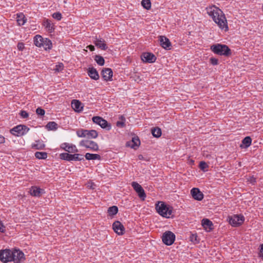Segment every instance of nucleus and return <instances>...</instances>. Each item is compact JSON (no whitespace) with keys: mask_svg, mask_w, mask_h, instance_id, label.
<instances>
[{"mask_svg":"<svg viewBox=\"0 0 263 263\" xmlns=\"http://www.w3.org/2000/svg\"><path fill=\"white\" fill-rule=\"evenodd\" d=\"M31 147L35 149H43L45 147V145L43 141L39 140L35 141V142L32 144Z\"/></svg>","mask_w":263,"mask_h":263,"instance_id":"obj_26","label":"nucleus"},{"mask_svg":"<svg viewBox=\"0 0 263 263\" xmlns=\"http://www.w3.org/2000/svg\"><path fill=\"white\" fill-rule=\"evenodd\" d=\"M98 136V132L94 129L87 130L86 138L88 139H95Z\"/></svg>","mask_w":263,"mask_h":263,"instance_id":"obj_30","label":"nucleus"},{"mask_svg":"<svg viewBox=\"0 0 263 263\" xmlns=\"http://www.w3.org/2000/svg\"><path fill=\"white\" fill-rule=\"evenodd\" d=\"M113 72L111 68H106L102 70L101 75L104 81H111Z\"/></svg>","mask_w":263,"mask_h":263,"instance_id":"obj_14","label":"nucleus"},{"mask_svg":"<svg viewBox=\"0 0 263 263\" xmlns=\"http://www.w3.org/2000/svg\"><path fill=\"white\" fill-rule=\"evenodd\" d=\"M141 59L144 62L152 63L155 62L156 57L152 53L145 52L142 54Z\"/></svg>","mask_w":263,"mask_h":263,"instance_id":"obj_16","label":"nucleus"},{"mask_svg":"<svg viewBox=\"0 0 263 263\" xmlns=\"http://www.w3.org/2000/svg\"><path fill=\"white\" fill-rule=\"evenodd\" d=\"M13 258H14L13 261L14 263H21L25 259L24 253L20 250H14L13 251Z\"/></svg>","mask_w":263,"mask_h":263,"instance_id":"obj_13","label":"nucleus"},{"mask_svg":"<svg viewBox=\"0 0 263 263\" xmlns=\"http://www.w3.org/2000/svg\"><path fill=\"white\" fill-rule=\"evenodd\" d=\"M45 110L44 109L40 108V107H38L36 109V113L38 115H40V116H43L45 114Z\"/></svg>","mask_w":263,"mask_h":263,"instance_id":"obj_43","label":"nucleus"},{"mask_svg":"<svg viewBox=\"0 0 263 263\" xmlns=\"http://www.w3.org/2000/svg\"><path fill=\"white\" fill-rule=\"evenodd\" d=\"M20 115L23 118H27L29 116L27 111L25 110H21Z\"/></svg>","mask_w":263,"mask_h":263,"instance_id":"obj_47","label":"nucleus"},{"mask_svg":"<svg viewBox=\"0 0 263 263\" xmlns=\"http://www.w3.org/2000/svg\"><path fill=\"white\" fill-rule=\"evenodd\" d=\"M259 255L260 257L263 258V243L260 246Z\"/></svg>","mask_w":263,"mask_h":263,"instance_id":"obj_51","label":"nucleus"},{"mask_svg":"<svg viewBox=\"0 0 263 263\" xmlns=\"http://www.w3.org/2000/svg\"><path fill=\"white\" fill-rule=\"evenodd\" d=\"M138 157L139 160H144V157L142 155H139Z\"/></svg>","mask_w":263,"mask_h":263,"instance_id":"obj_53","label":"nucleus"},{"mask_svg":"<svg viewBox=\"0 0 263 263\" xmlns=\"http://www.w3.org/2000/svg\"><path fill=\"white\" fill-rule=\"evenodd\" d=\"M0 232L2 233L5 232V227L1 220H0Z\"/></svg>","mask_w":263,"mask_h":263,"instance_id":"obj_48","label":"nucleus"},{"mask_svg":"<svg viewBox=\"0 0 263 263\" xmlns=\"http://www.w3.org/2000/svg\"><path fill=\"white\" fill-rule=\"evenodd\" d=\"M80 145L95 152H97L99 150L98 144L93 141L83 140L80 142Z\"/></svg>","mask_w":263,"mask_h":263,"instance_id":"obj_10","label":"nucleus"},{"mask_svg":"<svg viewBox=\"0 0 263 263\" xmlns=\"http://www.w3.org/2000/svg\"><path fill=\"white\" fill-rule=\"evenodd\" d=\"M140 144V141L138 137H134L130 141L127 142L126 145L132 148L136 149Z\"/></svg>","mask_w":263,"mask_h":263,"instance_id":"obj_22","label":"nucleus"},{"mask_svg":"<svg viewBox=\"0 0 263 263\" xmlns=\"http://www.w3.org/2000/svg\"><path fill=\"white\" fill-rule=\"evenodd\" d=\"M43 25L50 32H53L54 30L53 24L51 23V21L48 19L44 21Z\"/></svg>","mask_w":263,"mask_h":263,"instance_id":"obj_29","label":"nucleus"},{"mask_svg":"<svg viewBox=\"0 0 263 263\" xmlns=\"http://www.w3.org/2000/svg\"><path fill=\"white\" fill-rule=\"evenodd\" d=\"M118 212V208L117 206L113 205L110 206L108 209V213L110 216L116 215Z\"/></svg>","mask_w":263,"mask_h":263,"instance_id":"obj_35","label":"nucleus"},{"mask_svg":"<svg viewBox=\"0 0 263 263\" xmlns=\"http://www.w3.org/2000/svg\"><path fill=\"white\" fill-rule=\"evenodd\" d=\"M5 141L4 137L0 135V144L4 143Z\"/></svg>","mask_w":263,"mask_h":263,"instance_id":"obj_52","label":"nucleus"},{"mask_svg":"<svg viewBox=\"0 0 263 263\" xmlns=\"http://www.w3.org/2000/svg\"><path fill=\"white\" fill-rule=\"evenodd\" d=\"M35 156L39 159H45L47 157V153L44 152H36Z\"/></svg>","mask_w":263,"mask_h":263,"instance_id":"obj_34","label":"nucleus"},{"mask_svg":"<svg viewBox=\"0 0 263 263\" xmlns=\"http://www.w3.org/2000/svg\"><path fill=\"white\" fill-rule=\"evenodd\" d=\"M132 186L137 193L139 197L142 200H144L146 197V194L142 187L136 182H133L132 183Z\"/></svg>","mask_w":263,"mask_h":263,"instance_id":"obj_11","label":"nucleus"},{"mask_svg":"<svg viewBox=\"0 0 263 263\" xmlns=\"http://www.w3.org/2000/svg\"><path fill=\"white\" fill-rule=\"evenodd\" d=\"M193 198L198 201H201L203 198V194L198 188H193L191 191Z\"/></svg>","mask_w":263,"mask_h":263,"instance_id":"obj_18","label":"nucleus"},{"mask_svg":"<svg viewBox=\"0 0 263 263\" xmlns=\"http://www.w3.org/2000/svg\"><path fill=\"white\" fill-rule=\"evenodd\" d=\"M43 190L37 186H32L30 190V193L33 196L40 197L43 193Z\"/></svg>","mask_w":263,"mask_h":263,"instance_id":"obj_24","label":"nucleus"},{"mask_svg":"<svg viewBox=\"0 0 263 263\" xmlns=\"http://www.w3.org/2000/svg\"><path fill=\"white\" fill-rule=\"evenodd\" d=\"M156 209L159 215L168 218L172 214L173 208L162 201H158L156 204Z\"/></svg>","mask_w":263,"mask_h":263,"instance_id":"obj_2","label":"nucleus"},{"mask_svg":"<svg viewBox=\"0 0 263 263\" xmlns=\"http://www.w3.org/2000/svg\"><path fill=\"white\" fill-rule=\"evenodd\" d=\"M208 13L212 18L213 20L218 25L219 28L228 30L227 20L222 12L217 7L211 8L208 10Z\"/></svg>","mask_w":263,"mask_h":263,"instance_id":"obj_1","label":"nucleus"},{"mask_svg":"<svg viewBox=\"0 0 263 263\" xmlns=\"http://www.w3.org/2000/svg\"><path fill=\"white\" fill-rule=\"evenodd\" d=\"M20 17V16H18V18L17 20V22L19 25H23L26 22V20L24 19V17H23L21 18H19Z\"/></svg>","mask_w":263,"mask_h":263,"instance_id":"obj_44","label":"nucleus"},{"mask_svg":"<svg viewBox=\"0 0 263 263\" xmlns=\"http://www.w3.org/2000/svg\"><path fill=\"white\" fill-rule=\"evenodd\" d=\"M45 50H47V49H50L52 48V43L51 41L47 38L45 39L44 40V43H43V45H42Z\"/></svg>","mask_w":263,"mask_h":263,"instance_id":"obj_32","label":"nucleus"},{"mask_svg":"<svg viewBox=\"0 0 263 263\" xmlns=\"http://www.w3.org/2000/svg\"><path fill=\"white\" fill-rule=\"evenodd\" d=\"M141 5L143 7L146 9L149 10L151 7V2L150 0H142L141 2Z\"/></svg>","mask_w":263,"mask_h":263,"instance_id":"obj_38","label":"nucleus"},{"mask_svg":"<svg viewBox=\"0 0 263 263\" xmlns=\"http://www.w3.org/2000/svg\"><path fill=\"white\" fill-rule=\"evenodd\" d=\"M13 251L9 249L1 250L0 251V260L4 263H7L9 261H13Z\"/></svg>","mask_w":263,"mask_h":263,"instance_id":"obj_7","label":"nucleus"},{"mask_svg":"<svg viewBox=\"0 0 263 263\" xmlns=\"http://www.w3.org/2000/svg\"><path fill=\"white\" fill-rule=\"evenodd\" d=\"M61 148L64 149L68 153H74L78 152V149L75 145L63 143L61 145Z\"/></svg>","mask_w":263,"mask_h":263,"instance_id":"obj_15","label":"nucleus"},{"mask_svg":"<svg viewBox=\"0 0 263 263\" xmlns=\"http://www.w3.org/2000/svg\"><path fill=\"white\" fill-rule=\"evenodd\" d=\"M17 47L18 50L23 51L24 49V44L22 42H19L17 44Z\"/></svg>","mask_w":263,"mask_h":263,"instance_id":"obj_46","label":"nucleus"},{"mask_svg":"<svg viewBox=\"0 0 263 263\" xmlns=\"http://www.w3.org/2000/svg\"><path fill=\"white\" fill-rule=\"evenodd\" d=\"M210 49L215 54L219 55L229 57L232 52L229 47L224 44H215L211 46Z\"/></svg>","mask_w":263,"mask_h":263,"instance_id":"obj_3","label":"nucleus"},{"mask_svg":"<svg viewBox=\"0 0 263 263\" xmlns=\"http://www.w3.org/2000/svg\"><path fill=\"white\" fill-rule=\"evenodd\" d=\"M197 235L192 234V236L190 237L191 241L192 242H195L197 240Z\"/></svg>","mask_w":263,"mask_h":263,"instance_id":"obj_49","label":"nucleus"},{"mask_svg":"<svg viewBox=\"0 0 263 263\" xmlns=\"http://www.w3.org/2000/svg\"><path fill=\"white\" fill-rule=\"evenodd\" d=\"M87 73L91 79L98 80L99 79V75L97 69L93 67L88 68Z\"/></svg>","mask_w":263,"mask_h":263,"instance_id":"obj_21","label":"nucleus"},{"mask_svg":"<svg viewBox=\"0 0 263 263\" xmlns=\"http://www.w3.org/2000/svg\"><path fill=\"white\" fill-rule=\"evenodd\" d=\"M46 128L48 130H56L58 127V125L54 121L49 122L46 125Z\"/></svg>","mask_w":263,"mask_h":263,"instance_id":"obj_33","label":"nucleus"},{"mask_svg":"<svg viewBox=\"0 0 263 263\" xmlns=\"http://www.w3.org/2000/svg\"><path fill=\"white\" fill-rule=\"evenodd\" d=\"M53 18L58 21H60L62 19V14L59 12H57L52 14Z\"/></svg>","mask_w":263,"mask_h":263,"instance_id":"obj_41","label":"nucleus"},{"mask_svg":"<svg viewBox=\"0 0 263 263\" xmlns=\"http://www.w3.org/2000/svg\"><path fill=\"white\" fill-rule=\"evenodd\" d=\"M210 63L213 65H217L218 64V61L217 59L215 58H211L210 59Z\"/></svg>","mask_w":263,"mask_h":263,"instance_id":"obj_45","label":"nucleus"},{"mask_svg":"<svg viewBox=\"0 0 263 263\" xmlns=\"http://www.w3.org/2000/svg\"><path fill=\"white\" fill-rule=\"evenodd\" d=\"M71 107L76 111L79 112L82 110L83 106L79 100H73L71 102Z\"/></svg>","mask_w":263,"mask_h":263,"instance_id":"obj_23","label":"nucleus"},{"mask_svg":"<svg viewBox=\"0 0 263 263\" xmlns=\"http://www.w3.org/2000/svg\"><path fill=\"white\" fill-rule=\"evenodd\" d=\"M63 67H64L63 64L62 63H59V64H58V65H57L55 66V67L54 69V70L55 71L59 72V71H61L63 69Z\"/></svg>","mask_w":263,"mask_h":263,"instance_id":"obj_42","label":"nucleus"},{"mask_svg":"<svg viewBox=\"0 0 263 263\" xmlns=\"http://www.w3.org/2000/svg\"><path fill=\"white\" fill-rule=\"evenodd\" d=\"M162 239L165 245L171 246L174 243L175 240V235L171 231H166L163 234Z\"/></svg>","mask_w":263,"mask_h":263,"instance_id":"obj_8","label":"nucleus"},{"mask_svg":"<svg viewBox=\"0 0 263 263\" xmlns=\"http://www.w3.org/2000/svg\"><path fill=\"white\" fill-rule=\"evenodd\" d=\"M151 132L153 136L156 138L160 137L162 134L161 129L158 127L152 128Z\"/></svg>","mask_w":263,"mask_h":263,"instance_id":"obj_31","label":"nucleus"},{"mask_svg":"<svg viewBox=\"0 0 263 263\" xmlns=\"http://www.w3.org/2000/svg\"><path fill=\"white\" fill-rule=\"evenodd\" d=\"M85 157L86 159L88 160H101V156L99 154H90L89 153H87L85 155Z\"/></svg>","mask_w":263,"mask_h":263,"instance_id":"obj_28","label":"nucleus"},{"mask_svg":"<svg viewBox=\"0 0 263 263\" xmlns=\"http://www.w3.org/2000/svg\"><path fill=\"white\" fill-rule=\"evenodd\" d=\"M201 224L204 229L206 232H211L213 229V222L209 219H203L201 221Z\"/></svg>","mask_w":263,"mask_h":263,"instance_id":"obj_20","label":"nucleus"},{"mask_svg":"<svg viewBox=\"0 0 263 263\" xmlns=\"http://www.w3.org/2000/svg\"><path fill=\"white\" fill-rule=\"evenodd\" d=\"M60 159L68 161L84 160L83 155L79 154H70L67 153H61L60 155Z\"/></svg>","mask_w":263,"mask_h":263,"instance_id":"obj_6","label":"nucleus"},{"mask_svg":"<svg viewBox=\"0 0 263 263\" xmlns=\"http://www.w3.org/2000/svg\"><path fill=\"white\" fill-rule=\"evenodd\" d=\"M252 139L250 137H246L242 140V143L240 144V147L242 148H246L250 146L251 144Z\"/></svg>","mask_w":263,"mask_h":263,"instance_id":"obj_25","label":"nucleus"},{"mask_svg":"<svg viewBox=\"0 0 263 263\" xmlns=\"http://www.w3.org/2000/svg\"><path fill=\"white\" fill-rule=\"evenodd\" d=\"M93 123L100 125L102 128L109 130L111 129V125L110 123L100 116H95L92 119Z\"/></svg>","mask_w":263,"mask_h":263,"instance_id":"obj_9","label":"nucleus"},{"mask_svg":"<svg viewBox=\"0 0 263 263\" xmlns=\"http://www.w3.org/2000/svg\"><path fill=\"white\" fill-rule=\"evenodd\" d=\"M199 168L201 170L205 172L209 165L204 161H201L199 163Z\"/></svg>","mask_w":263,"mask_h":263,"instance_id":"obj_40","label":"nucleus"},{"mask_svg":"<svg viewBox=\"0 0 263 263\" xmlns=\"http://www.w3.org/2000/svg\"><path fill=\"white\" fill-rule=\"evenodd\" d=\"M160 44L162 48L166 50L171 49L172 44L169 39L164 36H159Z\"/></svg>","mask_w":263,"mask_h":263,"instance_id":"obj_17","label":"nucleus"},{"mask_svg":"<svg viewBox=\"0 0 263 263\" xmlns=\"http://www.w3.org/2000/svg\"><path fill=\"white\" fill-rule=\"evenodd\" d=\"M94 59L99 65L103 66L104 65L105 61L103 57L100 55H96Z\"/></svg>","mask_w":263,"mask_h":263,"instance_id":"obj_36","label":"nucleus"},{"mask_svg":"<svg viewBox=\"0 0 263 263\" xmlns=\"http://www.w3.org/2000/svg\"><path fill=\"white\" fill-rule=\"evenodd\" d=\"M93 43L98 48H100L101 50H106L108 48L105 41L102 38L96 37Z\"/></svg>","mask_w":263,"mask_h":263,"instance_id":"obj_19","label":"nucleus"},{"mask_svg":"<svg viewBox=\"0 0 263 263\" xmlns=\"http://www.w3.org/2000/svg\"><path fill=\"white\" fill-rule=\"evenodd\" d=\"M112 229L119 235H122L125 232V228L119 221H116L113 223Z\"/></svg>","mask_w":263,"mask_h":263,"instance_id":"obj_12","label":"nucleus"},{"mask_svg":"<svg viewBox=\"0 0 263 263\" xmlns=\"http://www.w3.org/2000/svg\"><path fill=\"white\" fill-rule=\"evenodd\" d=\"M120 121L117 122L116 125L119 127H123L125 126V118L124 116H121L119 117Z\"/></svg>","mask_w":263,"mask_h":263,"instance_id":"obj_39","label":"nucleus"},{"mask_svg":"<svg viewBox=\"0 0 263 263\" xmlns=\"http://www.w3.org/2000/svg\"><path fill=\"white\" fill-rule=\"evenodd\" d=\"M44 39H45L43 38L41 35H36L34 37V43L35 45L40 47H42L43 43H44Z\"/></svg>","mask_w":263,"mask_h":263,"instance_id":"obj_27","label":"nucleus"},{"mask_svg":"<svg viewBox=\"0 0 263 263\" xmlns=\"http://www.w3.org/2000/svg\"><path fill=\"white\" fill-rule=\"evenodd\" d=\"M87 130L84 129H78L76 132L77 135L80 138H85L86 137Z\"/></svg>","mask_w":263,"mask_h":263,"instance_id":"obj_37","label":"nucleus"},{"mask_svg":"<svg viewBox=\"0 0 263 263\" xmlns=\"http://www.w3.org/2000/svg\"><path fill=\"white\" fill-rule=\"evenodd\" d=\"M29 130V128L26 125L20 124L13 127L10 130V133L15 136L20 137L25 135Z\"/></svg>","mask_w":263,"mask_h":263,"instance_id":"obj_5","label":"nucleus"},{"mask_svg":"<svg viewBox=\"0 0 263 263\" xmlns=\"http://www.w3.org/2000/svg\"><path fill=\"white\" fill-rule=\"evenodd\" d=\"M229 223L233 227H237L241 226L245 221V217L242 215L235 214L229 216L228 217Z\"/></svg>","mask_w":263,"mask_h":263,"instance_id":"obj_4","label":"nucleus"},{"mask_svg":"<svg viewBox=\"0 0 263 263\" xmlns=\"http://www.w3.org/2000/svg\"><path fill=\"white\" fill-rule=\"evenodd\" d=\"M87 48L89 49L91 51H93L95 50V48L93 45H90L87 46Z\"/></svg>","mask_w":263,"mask_h":263,"instance_id":"obj_50","label":"nucleus"}]
</instances>
